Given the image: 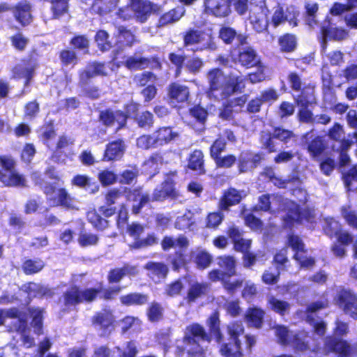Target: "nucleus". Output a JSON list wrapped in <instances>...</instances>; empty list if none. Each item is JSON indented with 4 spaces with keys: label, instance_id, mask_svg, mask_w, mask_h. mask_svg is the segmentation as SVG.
<instances>
[{
    "label": "nucleus",
    "instance_id": "f257e3e1",
    "mask_svg": "<svg viewBox=\"0 0 357 357\" xmlns=\"http://www.w3.org/2000/svg\"><path fill=\"white\" fill-rule=\"evenodd\" d=\"M206 324L208 328V331H206L205 328L197 322L188 325L182 337L184 341L194 343L200 352H202L200 341L209 343L212 339H214L215 342L220 344L224 340V335L220 328V313L217 310L209 315L206 321Z\"/></svg>",
    "mask_w": 357,
    "mask_h": 357
},
{
    "label": "nucleus",
    "instance_id": "f03ea898",
    "mask_svg": "<svg viewBox=\"0 0 357 357\" xmlns=\"http://www.w3.org/2000/svg\"><path fill=\"white\" fill-rule=\"evenodd\" d=\"M123 194L127 201L136 202L138 200V202L131 207L133 215L140 213L142 208L150 203V195L144 192L142 186H137L135 188H114L109 190L105 195V204L108 206L114 205L119 199L121 198Z\"/></svg>",
    "mask_w": 357,
    "mask_h": 357
},
{
    "label": "nucleus",
    "instance_id": "7ed1b4c3",
    "mask_svg": "<svg viewBox=\"0 0 357 357\" xmlns=\"http://www.w3.org/2000/svg\"><path fill=\"white\" fill-rule=\"evenodd\" d=\"M101 289L95 287L82 288L79 285L72 284L67 288L59 298L62 303L63 312L76 309L82 303L94 302L100 294Z\"/></svg>",
    "mask_w": 357,
    "mask_h": 357
},
{
    "label": "nucleus",
    "instance_id": "20e7f679",
    "mask_svg": "<svg viewBox=\"0 0 357 357\" xmlns=\"http://www.w3.org/2000/svg\"><path fill=\"white\" fill-rule=\"evenodd\" d=\"M324 232L331 239L336 238L331 247L333 255L340 259L344 258L347 255V246L354 242V235L344 229L342 224L334 218L326 220Z\"/></svg>",
    "mask_w": 357,
    "mask_h": 357
},
{
    "label": "nucleus",
    "instance_id": "39448f33",
    "mask_svg": "<svg viewBox=\"0 0 357 357\" xmlns=\"http://www.w3.org/2000/svg\"><path fill=\"white\" fill-rule=\"evenodd\" d=\"M285 212V215L282 218L283 229L292 230L295 225L315 222L314 209L309 206L302 207L295 201L287 202Z\"/></svg>",
    "mask_w": 357,
    "mask_h": 357
},
{
    "label": "nucleus",
    "instance_id": "423d86ee",
    "mask_svg": "<svg viewBox=\"0 0 357 357\" xmlns=\"http://www.w3.org/2000/svg\"><path fill=\"white\" fill-rule=\"evenodd\" d=\"M40 56V50L38 47H32L28 52L27 57L22 60L24 66H16L13 68L12 77L15 79H24V86H29L39 66L38 59Z\"/></svg>",
    "mask_w": 357,
    "mask_h": 357
},
{
    "label": "nucleus",
    "instance_id": "0eeeda50",
    "mask_svg": "<svg viewBox=\"0 0 357 357\" xmlns=\"http://www.w3.org/2000/svg\"><path fill=\"white\" fill-rule=\"evenodd\" d=\"M177 172H169L165 174L164 180L160 185L155 188L150 196V202H162L167 199L176 200L181 197L180 192L176 189V182L174 177Z\"/></svg>",
    "mask_w": 357,
    "mask_h": 357
},
{
    "label": "nucleus",
    "instance_id": "6e6552de",
    "mask_svg": "<svg viewBox=\"0 0 357 357\" xmlns=\"http://www.w3.org/2000/svg\"><path fill=\"white\" fill-rule=\"evenodd\" d=\"M268 9L265 0H252L250 2L248 20L253 29L262 33L268 29Z\"/></svg>",
    "mask_w": 357,
    "mask_h": 357
},
{
    "label": "nucleus",
    "instance_id": "1a4fd4ad",
    "mask_svg": "<svg viewBox=\"0 0 357 357\" xmlns=\"http://www.w3.org/2000/svg\"><path fill=\"white\" fill-rule=\"evenodd\" d=\"M43 192L47 200L55 206H61L66 209L73 208V197L65 188H56L54 184H46Z\"/></svg>",
    "mask_w": 357,
    "mask_h": 357
},
{
    "label": "nucleus",
    "instance_id": "9d476101",
    "mask_svg": "<svg viewBox=\"0 0 357 357\" xmlns=\"http://www.w3.org/2000/svg\"><path fill=\"white\" fill-rule=\"evenodd\" d=\"M334 301L351 318L354 319L357 315V294L351 289L340 288L334 297Z\"/></svg>",
    "mask_w": 357,
    "mask_h": 357
},
{
    "label": "nucleus",
    "instance_id": "9b49d317",
    "mask_svg": "<svg viewBox=\"0 0 357 357\" xmlns=\"http://www.w3.org/2000/svg\"><path fill=\"white\" fill-rule=\"evenodd\" d=\"M299 11L293 6H284L278 3L274 9L271 17V24L274 27H278L282 24L287 22L293 27L298 24Z\"/></svg>",
    "mask_w": 357,
    "mask_h": 357
},
{
    "label": "nucleus",
    "instance_id": "f8f14e48",
    "mask_svg": "<svg viewBox=\"0 0 357 357\" xmlns=\"http://www.w3.org/2000/svg\"><path fill=\"white\" fill-rule=\"evenodd\" d=\"M91 322L102 336H109L115 329L116 319L110 309L104 308L96 312L91 318Z\"/></svg>",
    "mask_w": 357,
    "mask_h": 357
},
{
    "label": "nucleus",
    "instance_id": "ddd939ff",
    "mask_svg": "<svg viewBox=\"0 0 357 357\" xmlns=\"http://www.w3.org/2000/svg\"><path fill=\"white\" fill-rule=\"evenodd\" d=\"M123 65L130 70H142L146 68L160 70L162 68V63L158 56H137L136 53L133 56H128L124 61Z\"/></svg>",
    "mask_w": 357,
    "mask_h": 357
},
{
    "label": "nucleus",
    "instance_id": "4468645a",
    "mask_svg": "<svg viewBox=\"0 0 357 357\" xmlns=\"http://www.w3.org/2000/svg\"><path fill=\"white\" fill-rule=\"evenodd\" d=\"M263 160L262 153H253L250 150L241 151L237 158L238 171L240 174L252 171L257 168Z\"/></svg>",
    "mask_w": 357,
    "mask_h": 357
},
{
    "label": "nucleus",
    "instance_id": "2eb2a0df",
    "mask_svg": "<svg viewBox=\"0 0 357 357\" xmlns=\"http://www.w3.org/2000/svg\"><path fill=\"white\" fill-rule=\"evenodd\" d=\"M202 7L206 15L219 19L227 18L232 13L228 0H203Z\"/></svg>",
    "mask_w": 357,
    "mask_h": 357
},
{
    "label": "nucleus",
    "instance_id": "dca6fc26",
    "mask_svg": "<svg viewBox=\"0 0 357 357\" xmlns=\"http://www.w3.org/2000/svg\"><path fill=\"white\" fill-rule=\"evenodd\" d=\"M207 278L209 281L213 282L220 281L223 289L231 295L234 294L243 284V279H236L231 281L222 271L218 268L210 271L207 274Z\"/></svg>",
    "mask_w": 357,
    "mask_h": 357
},
{
    "label": "nucleus",
    "instance_id": "f3484780",
    "mask_svg": "<svg viewBox=\"0 0 357 357\" xmlns=\"http://www.w3.org/2000/svg\"><path fill=\"white\" fill-rule=\"evenodd\" d=\"M324 348L326 354L333 353L340 357H349L351 352V347L347 340L332 335L326 337Z\"/></svg>",
    "mask_w": 357,
    "mask_h": 357
},
{
    "label": "nucleus",
    "instance_id": "a211bd4d",
    "mask_svg": "<svg viewBox=\"0 0 357 357\" xmlns=\"http://www.w3.org/2000/svg\"><path fill=\"white\" fill-rule=\"evenodd\" d=\"M31 12L32 5L30 1L21 0L13 6V15L22 27H25L33 22V17Z\"/></svg>",
    "mask_w": 357,
    "mask_h": 357
},
{
    "label": "nucleus",
    "instance_id": "6ab92c4d",
    "mask_svg": "<svg viewBox=\"0 0 357 357\" xmlns=\"http://www.w3.org/2000/svg\"><path fill=\"white\" fill-rule=\"evenodd\" d=\"M144 268L147 271V276L155 283L165 280L169 273L168 266L162 261H149Z\"/></svg>",
    "mask_w": 357,
    "mask_h": 357
},
{
    "label": "nucleus",
    "instance_id": "aec40b11",
    "mask_svg": "<svg viewBox=\"0 0 357 357\" xmlns=\"http://www.w3.org/2000/svg\"><path fill=\"white\" fill-rule=\"evenodd\" d=\"M134 17L139 22H145L151 13L158 14L159 10H154V4L148 0H131Z\"/></svg>",
    "mask_w": 357,
    "mask_h": 357
},
{
    "label": "nucleus",
    "instance_id": "412c9836",
    "mask_svg": "<svg viewBox=\"0 0 357 357\" xmlns=\"http://www.w3.org/2000/svg\"><path fill=\"white\" fill-rule=\"evenodd\" d=\"M126 145L123 139H117L106 144L101 160L112 162L120 160L124 154Z\"/></svg>",
    "mask_w": 357,
    "mask_h": 357
},
{
    "label": "nucleus",
    "instance_id": "4be33fe9",
    "mask_svg": "<svg viewBox=\"0 0 357 357\" xmlns=\"http://www.w3.org/2000/svg\"><path fill=\"white\" fill-rule=\"evenodd\" d=\"M242 195L235 188H228L221 195L218 202V210L228 211L230 207L238 204L242 200Z\"/></svg>",
    "mask_w": 357,
    "mask_h": 357
},
{
    "label": "nucleus",
    "instance_id": "5701e85b",
    "mask_svg": "<svg viewBox=\"0 0 357 357\" xmlns=\"http://www.w3.org/2000/svg\"><path fill=\"white\" fill-rule=\"evenodd\" d=\"M174 354L176 357H206V350L202 347V352L199 351L194 343L184 341L183 338L176 340Z\"/></svg>",
    "mask_w": 357,
    "mask_h": 357
},
{
    "label": "nucleus",
    "instance_id": "b1692460",
    "mask_svg": "<svg viewBox=\"0 0 357 357\" xmlns=\"http://www.w3.org/2000/svg\"><path fill=\"white\" fill-rule=\"evenodd\" d=\"M210 284L206 282L195 281L191 284L184 296V300L188 303L196 302L198 299L206 296L210 291Z\"/></svg>",
    "mask_w": 357,
    "mask_h": 357
},
{
    "label": "nucleus",
    "instance_id": "393cba45",
    "mask_svg": "<svg viewBox=\"0 0 357 357\" xmlns=\"http://www.w3.org/2000/svg\"><path fill=\"white\" fill-rule=\"evenodd\" d=\"M0 182L3 186L8 188H20L27 187V181L26 176L18 172L15 169L8 173V174L0 169Z\"/></svg>",
    "mask_w": 357,
    "mask_h": 357
},
{
    "label": "nucleus",
    "instance_id": "a878e982",
    "mask_svg": "<svg viewBox=\"0 0 357 357\" xmlns=\"http://www.w3.org/2000/svg\"><path fill=\"white\" fill-rule=\"evenodd\" d=\"M168 97L173 103H184L190 98L189 88L177 82L171 83L167 89Z\"/></svg>",
    "mask_w": 357,
    "mask_h": 357
},
{
    "label": "nucleus",
    "instance_id": "bb28decb",
    "mask_svg": "<svg viewBox=\"0 0 357 357\" xmlns=\"http://www.w3.org/2000/svg\"><path fill=\"white\" fill-rule=\"evenodd\" d=\"M218 37L226 45H231L235 38L237 39L238 46L248 44L247 35L241 33L238 34L235 29L228 26H222L220 28Z\"/></svg>",
    "mask_w": 357,
    "mask_h": 357
},
{
    "label": "nucleus",
    "instance_id": "cd10ccee",
    "mask_svg": "<svg viewBox=\"0 0 357 357\" xmlns=\"http://www.w3.org/2000/svg\"><path fill=\"white\" fill-rule=\"evenodd\" d=\"M185 9L183 6H176L162 13L158 17L157 27L162 28L178 22L185 15Z\"/></svg>",
    "mask_w": 357,
    "mask_h": 357
},
{
    "label": "nucleus",
    "instance_id": "c85d7f7f",
    "mask_svg": "<svg viewBox=\"0 0 357 357\" xmlns=\"http://www.w3.org/2000/svg\"><path fill=\"white\" fill-rule=\"evenodd\" d=\"M140 109V104L133 100H130L123 105V110L117 109V114L120 117L121 126L126 128L129 119H135Z\"/></svg>",
    "mask_w": 357,
    "mask_h": 357
},
{
    "label": "nucleus",
    "instance_id": "c756f323",
    "mask_svg": "<svg viewBox=\"0 0 357 357\" xmlns=\"http://www.w3.org/2000/svg\"><path fill=\"white\" fill-rule=\"evenodd\" d=\"M187 161L188 169L192 171L197 172L199 174H204L206 173L204 155L202 150H193L189 154Z\"/></svg>",
    "mask_w": 357,
    "mask_h": 357
},
{
    "label": "nucleus",
    "instance_id": "7c9ffc66",
    "mask_svg": "<svg viewBox=\"0 0 357 357\" xmlns=\"http://www.w3.org/2000/svg\"><path fill=\"white\" fill-rule=\"evenodd\" d=\"M237 62L245 68H254L260 63L256 52L251 47H248L243 50L239 51L237 56Z\"/></svg>",
    "mask_w": 357,
    "mask_h": 357
},
{
    "label": "nucleus",
    "instance_id": "2f4dec72",
    "mask_svg": "<svg viewBox=\"0 0 357 357\" xmlns=\"http://www.w3.org/2000/svg\"><path fill=\"white\" fill-rule=\"evenodd\" d=\"M172 270L179 272L181 269L188 271L191 262V257L183 250H178L174 252L173 255L169 257Z\"/></svg>",
    "mask_w": 357,
    "mask_h": 357
},
{
    "label": "nucleus",
    "instance_id": "473e14b6",
    "mask_svg": "<svg viewBox=\"0 0 357 357\" xmlns=\"http://www.w3.org/2000/svg\"><path fill=\"white\" fill-rule=\"evenodd\" d=\"M310 337L308 332L301 331L291 335V340L289 346L291 347L294 352H305L310 349L307 338Z\"/></svg>",
    "mask_w": 357,
    "mask_h": 357
},
{
    "label": "nucleus",
    "instance_id": "72a5a7b5",
    "mask_svg": "<svg viewBox=\"0 0 357 357\" xmlns=\"http://www.w3.org/2000/svg\"><path fill=\"white\" fill-rule=\"evenodd\" d=\"M119 300L123 306H142L148 303L149 295L140 292H130L121 296Z\"/></svg>",
    "mask_w": 357,
    "mask_h": 357
},
{
    "label": "nucleus",
    "instance_id": "f704fd0d",
    "mask_svg": "<svg viewBox=\"0 0 357 357\" xmlns=\"http://www.w3.org/2000/svg\"><path fill=\"white\" fill-rule=\"evenodd\" d=\"M98 119L106 128H110L116 123L117 131L124 128V127L121 126V120L117 114V109L114 111L110 108H107L101 110L99 112Z\"/></svg>",
    "mask_w": 357,
    "mask_h": 357
},
{
    "label": "nucleus",
    "instance_id": "c9c22d12",
    "mask_svg": "<svg viewBox=\"0 0 357 357\" xmlns=\"http://www.w3.org/2000/svg\"><path fill=\"white\" fill-rule=\"evenodd\" d=\"M190 257L193 259L196 268L199 271L208 268L213 261V257L204 249L198 250L196 252L191 251Z\"/></svg>",
    "mask_w": 357,
    "mask_h": 357
},
{
    "label": "nucleus",
    "instance_id": "e433bc0d",
    "mask_svg": "<svg viewBox=\"0 0 357 357\" xmlns=\"http://www.w3.org/2000/svg\"><path fill=\"white\" fill-rule=\"evenodd\" d=\"M137 273L135 266L124 265L121 268H114L109 271L107 281L109 284L119 283L126 275H134Z\"/></svg>",
    "mask_w": 357,
    "mask_h": 357
},
{
    "label": "nucleus",
    "instance_id": "4c0bfd02",
    "mask_svg": "<svg viewBox=\"0 0 357 357\" xmlns=\"http://www.w3.org/2000/svg\"><path fill=\"white\" fill-rule=\"evenodd\" d=\"M153 135L158 147L169 144L178 136L177 132L173 131L170 126L160 127Z\"/></svg>",
    "mask_w": 357,
    "mask_h": 357
},
{
    "label": "nucleus",
    "instance_id": "58836bf2",
    "mask_svg": "<svg viewBox=\"0 0 357 357\" xmlns=\"http://www.w3.org/2000/svg\"><path fill=\"white\" fill-rule=\"evenodd\" d=\"M118 2L114 0H93L89 11L93 15L104 16L112 10Z\"/></svg>",
    "mask_w": 357,
    "mask_h": 357
},
{
    "label": "nucleus",
    "instance_id": "ea45409f",
    "mask_svg": "<svg viewBox=\"0 0 357 357\" xmlns=\"http://www.w3.org/2000/svg\"><path fill=\"white\" fill-rule=\"evenodd\" d=\"M116 29L115 38L118 43L127 47H132L135 43V35L131 29L123 25H118Z\"/></svg>",
    "mask_w": 357,
    "mask_h": 357
},
{
    "label": "nucleus",
    "instance_id": "a19ab883",
    "mask_svg": "<svg viewBox=\"0 0 357 357\" xmlns=\"http://www.w3.org/2000/svg\"><path fill=\"white\" fill-rule=\"evenodd\" d=\"M264 315L265 312L263 309L252 307L248 308L245 317L251 326L259 329L262 327Z\"/></svg>",
    "mask_w": 357,
    "mask_h": 357
},
{
    "label": "nucleus",
    "instance_id": "79ce46f5",
    "mask_svg": "<svg viewBox=\"0 0 357 357\" xmlns=\"http://www.w3.org/2000/svg\"><path fill=\"white\" fill-rule=\"evenodd\" d=\"M217 264L228 278L236 275V261L234 256H219Z\"/></svg>",
    "mask_w": 357,
    "mask_h": 357
},
{
    "label": "nucleus",
    "instance_id": "37998d69",
    "mask_svg": "<svg viewBox=\"0 0 357 357\" xmlns=\"http://www.w3.org/2000/svg\"><path fill=\"white\" fill-rule=\"evenodd\" d=\"M299 94L295 98L297 106H310L314 99V86L311 84H304L299 90Z\"/></svg>",
    "mask_w": 357,
    "mask_h": 357
},
{
    "label": "nucleus",
    "instance_id": "c03bdc74",
    "mask_svg": "<svg viewBox=\"0 0 357 357\" xmlns=\"http://www.w3.org/2000/svg\"><path fill=\"white\" fill-rule=\"evenodd\" d=\"M183 45L188 47L200 44L203 40V31L194 28H189L181 33Z\"/></svg>",
    "mask_w": 357,
    "mask_h": 357
},
{
    "label": "nucleus",
    "instance_id": "a18cd8bd",
    "mask_svg": "<svg viewBox=\"0 0 357 357\" xmlns=\"http://www.w3.org/2000/svg\"><path fill=\"white\" fill-rule=\"evenodd\" d=\"M15 331L21 335V340L23 345L29 349L35 345L34 338L26 334L28 330L27 322L24 318L19 319L16 323L13 324Z\"/></svg>",
    "mask_w": 357,
    "mask_h": 357
},
{
    "label": "nucleus",
    "instance_id": "49530a36",
    "mask_svg": "<svg viewBox=\"0 0 357 357\" xmlns=\"http://www.w3.org/2000/svg\"><path fill=\"white\" fill-rule=\"evenodd\" d=\"M306 149L311 158L317 159L324 153L326 145L323 137L317 135L307 142Z\"/></svg>",
    "mask_w": 357,
    "mask_h": 357
},
{
    "label": "nucleus",
    "instance_id": "de8ad7c7",
    "mask_svg": "<svg viewBox=\"0 0 357 357\" xmlns=\"http://www.w3.org/2000/svg\"><path fill=\"white\" fill-rule=\"evenodd\" d=\"M267 305L271 310L282 317L287 314L291 308V305L288 301L280 300L273 295L268 297Z\"/></svg>",
    "mask_w": 357,
    "mask_h": 357
},
{
    "label": "nucleus",
    "instance_id": "09e8293b",
    "mask_svg": "<svg viewBox=\"0 0 357 357\" xmlns=\"http://www.w3.org/2000/svg\"><path fill=\"white\" fill-rule=\"evenodd\" d=\"M161 247L164 251L169 250L178 246L181 248H187L189 245V241L183 234L179 235L176 239L170 236H165L161 241Z\"/></svg>",
    "mask_w": 357,
    "mask_h": 357
},
{
    "label": "nucleus",
    "instance_id": "8fccbe9b",
    "mask_svg": "<svg viewBox=\"0 0 357 357\" xmlns=\"http://www.w3.org/2000/svg\"><path fill=\"white\" fill-rule=\"evenodd\" d=\"M208 93L217 97V92L219 91L221 84L223 82V76L221 70L219 68H213L208 73Z\"/></svg>",
    "mask_w": 357,
    "mask_h": 357
},
{
    "label": "nucleus",
    "instance_id": "3c124183",
    "mask_svg": "<svg viewBox=\"0 0 357 357\" xmlns=\"http://www.w3.org/2000/svg\"><path fill=\"white\" fill-rule=\"evenodd\" d=\"M71 184L80 188L89 189L91 193H96L99 186L96 182H92L91 178L85 174H76L71 180Z\"/></svg>",
    "mask_w": 357,
    "mask_h": 357
},
{
    "label": "nucleus",
    "instance_id": "603ef678",
    "mask_svg": "<svg viewBox=\"0 0 357 357\" xmlns=\"http://www.w3.org/2000/svg\"><path fill=\"white\" fill-rule=\"evenodd\" d=\"M86 218L93 227L98 231H103L109 227V220L102 218V214L95 209L91 210L87 213Z\"/></svg>",
    "mask_w": 357,
    "mask_h": 357
},
{
    "label": "nucleus",
    "instance_id": "864d4df0",
    "mask_svg": "<svg viewBox=\"0 0 357 357\" xmlns=\"http://www.w3.org/2000/svg\"><path fill=\"white\" fill-rule=\"evenodd\" d=\"M219 354L222 357H243L241 344L238 345L236 342L220 343Z\"/></svg>",
    "mask_w": 357,
    "mask_h": 357
},
{
    "label": "nucleus",
    "instance_id": "5fc2aeb1",
    "mask_svg": "<svg viewBox=\"0 0 357 357\" xmlns=\"http://www.w3.org/2000/svg\"><path fill=\"white\" fill-rule=\"evenodd\" d=\"M272 264L274 265L276 271L279 272L287 271L290 261L288 258V250L286 248H282L273 255Z\"/></svg>",
    "mask_w": 357,
    "mask_h": 357
},
{
    "label": "nucleus",
    "instance_id": "6e6d98bb",
    "mask_svg": "<svg viewBox=\"0 0 357 357\" xmlns=\"http://www.w3.org/2000/svg\"><path fill=\"white\" fill-rule=\"evenodd\" d=\"M45 266V263L40 258L26 259L22 264V270L25 275H31L40 272Z\"/></svg>",
    "mask_w": 357,
    "mask_h": 357
},
{
    "label": "nucleus",
    "instance_id": "4d7b16f0",
    "mask_svg": "<svg viewBox=\"0 0 357 357\" xmlns=\"http://www.w3.org/2000/svg\"><path fill=\"white\" fill-rule=\"evenodd\" d=\"M278 45L281 52H293L297 47V38L294 34L286 33L278 38Z\"/></svg>",
    "mask_w": 357,
    "mask_h": 357
},
{
    "label": "nucleus",
    "instance_id": "13d9d810",
    "mask_svg": "<svg viewBox=\"0 0 357 357\" xmlns=\"http://www.w3.org/2000/svg\"><path fill=\"white\" fill-rule=\"evenodd\" d=\"M276 139L273 132L270 131H261L259 137L261 149L265 150L268 153L277 151L276 144L274 139Z\"/></svg>",
    "mask_w": 357,
    "mask_h": 357
},
{
    "label": "nucleus",
    "instance_id": "bf43d9fd",
    "mask_svg": "<svg viewBox=\"0 0 357 357\" xmlns=\"http://www.w3.org/2000/svg\"><path fill=\"white\" fill-rule=\"evenodd\" d=\"M184 284L181 278H178L167 284L164 287L163 294L166 297L176 298L181 295Z\"/></svg>",
    "mask_w": 357,
    "mask_h": 357
},
{
    "label": "nucleus",
    "instance_id": "052dcab7",
    "mask_svg": "<svg viewBox=\"0 0 357 357\" xmlns=\"http://www.w3.org/2000/svg\"><path fill=\"white\" fill-rule=\"evenodd\" d=\"M287 245L294 252L293 255L294 259H298V255L305 253V244L302 239L296 234H290L287 236Z\"/></svg>",
    "mask_w": 357,
    "mask_h": 357
},
{
    "label": "nucleus",
    "instance_id": "680f3d73",
    "mask_svg": "<svg viewBox=\"0 0 357 357\" xmlns=\"http://www.w3.org/2000/svg\"><path fill=\"white\" fill-rule=\"evenodd\" d=\"M40 133L38 137L43 141L44 144L48 143V142L53 139L56 135V129L54 126V121L50 119L45 121L39 128Z\"/></svg>",
    "mask_w": 357,
    "mask_h": 357
},
{
    "label": "nucleus",
    "instance_id": "e2e57ef3",
    "mask_svg": "<svg viewBox=\"0 0 357 357\" xmlns=\"http://www.w3.org/2000/svg\"><path fill=\"white\" fill-rule=\"evenodd\" d=\"M32 315L31 326L34 329V333L40 335L43 333V310L39 308H33L29 310Z\"/></svg>",
    "mask_w": 357,
    "mask_h": 357
},
{
    "label": "nucleus",
    "instance_id": "0e129e2a",
    "mask_svg": "<svg viewBox=\"0 0 357 357\" xmlns=\"http://www.w3.org/2000/svg\"><path fill=\"white\" fill-rule=\"evenodd\" d=\"M164 309L162 305L156 301H153L146 310L148 320L152 323L160 321L163 317Z\"/></svg>",
    "mask_w": 357,
    "mask_h": 357
},
{
    "label": "nucleus",
    "instance_id": "69168bd1",
    "mask_svg": "<svg viewBox=\"0 0 357 357\" xmlns=\"http://www.w3.org/2000/svg\"><path fill=\"white\" fill-rule=\"evenodd\" d=\"M139 175V170L135 166L130 169H124L119 175L118 183L121 185H130L137 181Z\"/></svg>",
    "mask_w": 357,
    "mask_h": 357
},
{
    "label": "nucleus",
    "instance_id": "338daca9",
    "mask_svg": "<svg viewBox=\"0 0 357 357\" xmlns=\"http://www.w3.org/2000/svg\"><path fill=\"white\" fill-rule=\"evenodd\" d=\"M275 334L278 339V342L282 346H289L291 340V335L294 333L291 332L288 328L284 325H277L275 327Z\"/></svg>",
    "mask_w": 357,
    "mask_h": 357
},
{
    "label": "nucleus",
    "instance_id": "774afa93",
    "mask_svg": "<svg viewBox=\"0 0 357 357\" xmlns=\"http://www.w3.org/2000/svg\"><path fill=\"white\" fill-rule=\"evenodd\" d=\"M227 334L238 345L241 344L239 337L244 333V327L240 321H232L227 327Z\"/></svg>",
    "mask_w": 357,
    "mask_h": 357
}]
</instances>
